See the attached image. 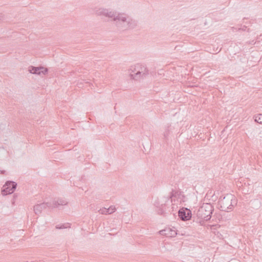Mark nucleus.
<instances>
[{
	"label": "nucleus",
	"mask_w": 262,
	"mask_h": 262,
	"mask_svg": "<svg viewBox=\"0 0 262 262\" xmlns=\"http://www.w3.org/2000/svg\"><path fill=\"white\" fill-rule=\"evenodd\" d=\"M170 134V130L167 129L166 130L163 134L164 140H167L168 139V137Z\"/></svg>",
	"instance_id": "obj_14"
},
{
	"label": "nucleus",
	"mask_w": 262,
	"mask_h": 262,
	"mask_svg": "<svg viewBox=\"0 0 262 262\" xmlns=\"http://www.w3.org/2000/svg\"><path fill=\"white\" fill-rule=\"evenodd\" d=\"M5 172L6 171L5 170H2L0 169V173H1L4 174L5 173Z\"/></svg>",
	"instance_id": "obj_19"
},
{
	"label": "nucleus",
	"mask_w": 262,
	"mask_h": 262,
	"mask_svg": "<svg viewBox=\"0 0 262 262\" xmlns=\"http://www.w3.org/2000/svg\"><path fill=\"white\" fill-rule=\"evenodd\" d=\"M161 235H165L167 237H174L177 234L176 230L171 229L170 228H165L159 231Z\"/></svg>",
	"instance_id": "obj_11"
},
{
	"label": "nucleus",
	"mask_w": 262,
	"mask_h": 262,
	"mask_svg": "<svg viewBox=\"0 0 262 262\" xmlns=\"http://www.w3.org/2000/svg\"><path fill=\"white\" fill-rule=\"evenodd\" d=\"M64 201L59 199H55L51 202L47 203H42L39 204H37L34 206V211L35 214H38L40 213L43 209L47 208L49 209H53L55 208H59L61 206L64 205Z\"/></svg>",
	"instance_id": "obj_3"
},
{
	"label": "nucleus",
	"mask_w": 262,
	"mask_h": 262,
	"mask_svg": "<svg viewBox=\"0 0 262 262\" xmlns=\"http://www.w3.org/2000/svg\"><path fill=\"white\" fill-rule=\"evenodd\" d=\"M95 13L98 16H103L109 18H112V20L114 19L116 14L114 11L103 7L96 8Z\"/></svg>",
	"instance_id": "obj_6"
},
{
	"label": "nucleus",
	"mask_w": 262,
	"mask_h": 262,
	"mask_svg": "<svg viewBox=\"0 0 262 262\" xmlns=\"http://www.w3.org/2000/svg\"><path fill=\"white\" fill-rule=\"evenodd\" d=\"M66 228V227H65V226H64V224H63V225H57V226H56V229H64V228Z\"/></svg>",
	"instance_id": "obj_15"
},
{
	"label": "nucleus",
	"mask_w": 262,
	"mask_h": 262,
	"mask_svg": "<svg viewBox=\"0 0 262 262\" xmlns=\"http://www.w3.org/2000/svg\"><path fill=\"white\" fill-rule=\"evenodd\" d=\"M214 210L213 206L210 203H203L199 207L196 215L199 219L205 221L210 220L211 217V214Z\"/></svg>",
	"instance_id": "obj_5"
},
{
	"label": "nucleus",
	"mask_w": 262,
	"mask_h": 262,
	"mask_svg": "<svg viewBox=\"0 0 262 262\" xmlns=\"http://www.w3.org/2000/svg\"><path fill=\"white\" fill-rule=\"evenodd\" d=\"M168 201L169 198H164V202H166ZM155 206L156 207V211L160 215L165 216L167 214H168L170 212L169 210H167V204L166 203H163V202H161V203H160V202L157 201L155 203Z\"/></svg>",
	"instance_id": "obj_7"
},
{
	"label": "nucleus",
	"mask_w": 262,
	"mask_h": 262,
	"mask_svg": "<svg viewBox=\"0 0 262 262\" xmlns=\"http://www.w3.org/2000/svg\"><path fill=\"white\" fill-rule=\"evenodd\" d=\"M178 215L179 218L183 221H186L191 219L192 216L191 211L187 208L183 207L180 208L178 211Z\"/></svg>",
	"instance_id": "obj_9"
},
{
	"label": "nucleus",
	"mask_w": 262,
	"mask_h": 262,
	"mask_svg": "<svg viewBox=\"0 0 262 262\" xmlns=\"http://www.w3.org/2000/svg\"><path fill=\"white\" fill-rule=\"evenodd\" d=\"M113 25L120 31H127L135 29L138 25L137 20L125 13L119 12L113 19Z\"/></svg>",
	"instance_id": "obj_1"
},
{
	"label": "nucleus",
	"mask_w": 262,
	"mask_h": 262,
	"mask_svg": "<svg viewBox=\"0 0 262 262\" xmlns=\"http://www.w3.org/2000/svg\"><path fill=\"white\" fill-rule=\"evenodd\" d=\"M5 15L3 13H0V21L4 19Z\"/></svg>",
	"instance_id": "obj_16"
},
{
	"label": "nucleus",
	"mask_w": 262,
	"mask_h": 262,
	"mask_svg": "<svg viewBox=\"0 0 262 262\" xmlns=\"http://www.w3.org/2000/svg\"><path fill=\"white\" fill-rule=\"evenodd\" d=\"M173 192H174V191H173V190H172V191H171V194H170V195L169 196L170 198H171L172 197H173V196H174V194H173Z\"/></svg>",
	"instance_id": "obj_17"
},
{
	"label": "nucleus",
	"mask_w": 262,
	"mask_h": 262,
	"mask_svg": "<svg viewBox=\"0 0 262 262\" xmlns=\"http://www.w3.org/2000/svg\"><path fill=\"white\" fill-rule=\"evenodd\" d=\"M129 71H131L129 74L130 78L135 80L144 78L148 74V70L147 68L140 64L132 67Z\"/></svg>",
	"instance_id": "obj_4"
},
{
	"label": "nucleus",
	"mask_w": 262,
	"mask_h": 262,
	"mask_svg": "<svg viewBox=\"0 0 262 262\" xmlns=\"http://www.w3.org/2000/svg\"><path fill=\"white\" fill-rule=\"evenodd\" d=\"M70 227H71V226H70V223H67V226H66L67 229L68 228H70Z\"/></svg>",
	"instance_id": "obj_18"
},
{
	"label": "nucleus",
	"mask_w": 262,
	"mask_h": 262,
	"mask_svg": "<svg viewBox=\"0 0 262 262\" xmlns=\"http://www.w3.org/2000/svg\"><path fill=\"white\" fill-rule=\"evenodd\" d=\"M17 183L13 181H7L3 186L2 190V194L6 195L12 193L16 189Z\"/></svg>",
	"instance_id": "obj_8"
},
{
	"label": "nucleus",
	"mask_w": 262,
	"mask_h": 262,
	"mask_svg": "<svg viewBox=\"0 0 262 262\" xmlns=\"http://www.w3.org/2000/svg\"><path fill=\"white\" fill-rule=\"evenodd\" d=\"M255 122L262 124V116H254Z\"/></svg>",
	"instance_id": "obj_13"
},
{
	"label": "nucleus",
	"mask_w": 262,
	"mask_h": 262,
	"mask_svg": "<svg viewBox=\"0 0 262 262\" xmlns=\"http://www.w3.org/2000/svg\"><path fill=\"white\" fill-rule=\"evenodd\" d=\"M116 208L114 206H111L108 208H103L99 210V212L102 214H110L114 212Z\"/></svg>",
	"instance_id": "obj_12"
},
{
	"label": "nucleus",
	"mask_w": 262,
	"mask_h": 262,
	"mask_svg": "<svg viewBox=\"0 0 262 262\" xmlns=\"http://www.w3.org/2000/svg\"><path fill=\"white\" fill-rule=\"evenodd\" d=\"M236 204L235 196L231 194H227L224 197L221 196L218 202L220 209L223 211L229 212L233 209Z\"/></svg>",
	"instance_id": "obj_2"
},
{
	"label": "nucleus",
	"mask_w": 262,
	"mask_h": 262,
	"mask_svg": "<svg viewBox=\"0 0 262 262\" xmlns=\"http://www.w3.org/2000/svg\"><path fill=\"white\" fill-rule=\"evenodd\" d=\"M30 73L36 74L41 76L45 75L48 72V69L43 67H36L34 66H30L28 68Z\"/></svg>",
	"instance_id": "obj_10"
}]
</instances>
